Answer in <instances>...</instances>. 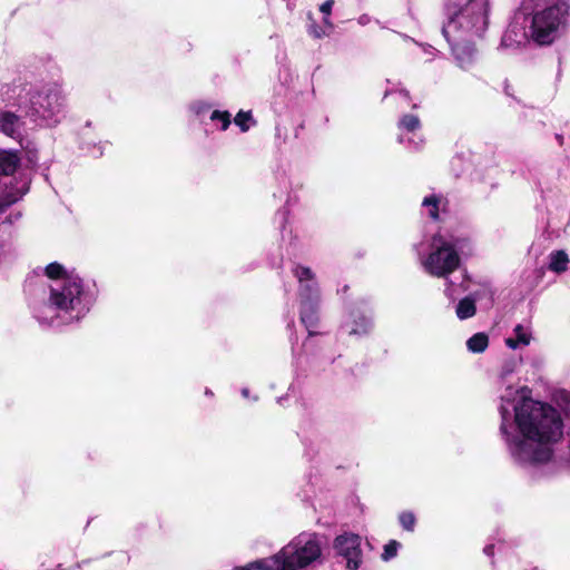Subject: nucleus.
Segmentation results:
<instances>
[{
    "label": "nucleus",
    "mask_w": 570,
    "mask_h": 570,
    "mask_svg": "<svg viewBox=\"0 0 570 570\" xmlns=\"http://www.w3.org/2000/svg\"><path fill=\"white\" fill-rule=\"evenodd\" d=\"M370 326V322L368 321H365V327L362 330V331H358L357 328H352L351 330V334H361V333H365L366 332V328Z\"/></svg>",
    "instance_id": "cd10ccee"
},
{
    "label": "nucleus",
    "mask_w": 570,
    "mask_h": 570,
    "mask_svg": "<svg viewBox=\"0 0 570 570\" xmlns=\"http://www.w3.org/2000/svg\"><path fill=\"white\" fill-rule=\"evenodd\" d=\"M88 309L81 278L66 276L51 286L49 303L39 307L37 317L49 325L67 324L80 320Z\"/></svg>",
    "instance_id": "7ed1b4c3"
},
{
    "label": "nucleus",
    "mask_w": 570,
    "mask_h": 570,
    "mask_svg": "<svg viewBox=\"0 0 570 570\" xmlns=\"http://www.w3.org/2000/svg\"><path fill=\"white\" fill-rule=\"evenodd\" d=\"M30 109L48 124H57L66 106V97L57 83L46 85L30 92Z\"/></svg>",
    "instance_id": "423d86ee"
},
{
    "label": "nucleus",
    "mask_w": 570,
    "mask_h": 570,
    "mask_svg": "<svg viewBox=\"0 0 570 570\" xmlns=\"http://www.w3.org/2000/svg\"><path fill=\"white\" fill-rule=\"evenodd\" d=\"M19 164V159L16 154L0 150V174L10 175L12 174ZM11 179H0V214L3 213L8 207L18 202L24 190L12 189L9 187Z\"/></svg>",
    "instance_id": "6e6552de"
},
{
    "label": "nucleus",
    "mask_w": 570,
    "mask_h": 570,
    "mask_svg": "<svg viewBox=\"0 0 570 570\" xmlns=\"http://www.w3.org/2000/svg\"><path fill=\"white\" fill-rule=\"evenodd\" d=\"M400 129L407 132H414L420 128V119L414 115H405L400 120Z\"/></svg>",
    "instance_id": "a211bd4d"
},
{
    "label": "nucleus",
    "mask_w": 570,
    "mask_h": 570,
    "mask_svg": "<svg viewBox=\"0 0 570 570\" xmlns=\"http://www.w3.org/2000/svg\"><path fill=\"white\" fill-rule=\"evenodd\" d=\"M484 553L488 556H492L493 554V546H487L484 548Z\"/></svg>",
    "instance_id": "c85d7f7f"
},
{
    "label": "nucleus",
    "mask_w": 570,
    "mask_h": 570,
    "mask_svg": "<svg viewBox=\"0 0 570 570\" xmlns=\"http://www.w3.org/2000/svg\"><path fill=\"white\" fill-rule=\"evenodd\" d=\"M193 110L196 115L200 116L209 110V106L206 102L198 101L193 105Z\"/></svg>",
    "instance_id": "b1692460"
},
{
    "label": "nucleus",
    "mask_w": 570,
    "mask_h": 570,
    "mask_svg": "<svg viewBox=\"0 0 570 570\" xmlns=\"http://www.w3.org/2000/svg\"><path fill=\"white\" fill-rule=\"evenodd\" d=\"M528 39H531L530 31H525V29L521 24H519L518 22H513L504 32L502 37V45L504 47L520 46L524 43Z\"/></svg>",
    "instance_id": "9b49d317"
},
{
    "label": "nucleus",
    "mask_w": 570,
    "mask_h": 570,
    "mask_svg": "<svg viewBox=\"0 0 570 570\" xmlns=\"http://www.w3.org/2000/svg\"><path fill=\"white\" fill-rule=\"evenodd\" d=\"M501 400L500 430L513 460L521 465L548 462L553 444L562 436L557 410L534 401L524 386H507Z\"/></svg>",
    "instance_id": "f257e3e1"
},
{
    "label": "nucleus",
    "mask_w": 570,
    "mask_h": 570,
    "mask_svg": "<svg viewBox=\"0 0 570 570\" xmlns=\"http://www.w3.org/2000/svg\"><path fill=\"white\" fill-rule=\"evenodd\" d=\"M17 87L2 86L0 87V104L4 105H21V92ZM22 122L18 116L12 112H0V130L10 137H19L21 134Z\"/></svg>",
    "instance_id": "9d476101"
},
{
    "label": "nucleus",
    "mask_w": 570,
    "mask_h": 570,
    "mask_svg": "<svg viewBox=\"0 0 570 570\" xmlns=\"http://www.w3.org/2000/svg\"><path fill=\"white\" fill-rule=\"evenodd\" d=\"M513 337L505 338V345L512 350H517L522 346H528L532 340V333L529 327L523 325H517L513 330Z\"/></svg>",
    "instance_id": "ddd939ff"
},
{
    "label": "nucleus",
    "mask_w": 570,
    "mask_h": 570,
    "mask_svg": "<svg viewBox=\"0 0 570 570\" xmlns=\"http://www.w3.org/2000/svg\"><path fill=\"white\" fill-rule=\"evenodd\" d=\"M242 394H243L245 397H247V396H248V390H247V389H243Z\"/></svg>",
    "instance_id": "c756f323"
},
{
    "label": "nucleus",
    "mask_w": 570,
    "mask_h": 570,
    "mask_svg": "<svg viewBox=\"0 0 570 570\" xmlns=\"http://www.w3.org/2000/svg\"><path fill=\"white\" fill-rule=\"evenodd\" d=\"M362 538L353 532H343L333 540V550L336 557L342 558L348 570H357L362 564Z\"/></svg>",
    "instance_id": "1a4fd4ad"
},
{
    "label": "nucleus",
    "mask_w": 570,
    "mask_h": 570,
    "mask_svg": "<svg viewBox=\"0 0 570 570\" xmlns=\"http://www.w3.org/2000/svg\"><path fill=\"white\" fill-rule=\"evenodd\" d=\"M46 274L49 278L57 279L59 282L67 275L65 274V268L62 265L58 263H51L46 267Z\"/></svg>",
    "instance_id": "412c9836"
},
{
    "label": "nucleus",
    "mask_w": 570,
    "mask_h": 570,
    "mask_svg": "<svg viewBox=\"0 0 570 570\" xmlns=\"http://www.w3.org/2000/svg\"><path fill=\"white\" fill-rule=\"evenodd\" d=\"M475 311L476 308L474 301L465 297L458 303L455 313L460 320H466L472 317L475 314Z\"/></svg>",
    "instance_id": "dca6fc26"
},
{
    "label": "nucleus",
    "mask_w": 570,
    "mask_h": 570,
    "mask_svg": "<svg viewBox=\"0 0 570 570\" xmlns=\"http://www.w3.org/2000/svg\"><path fill=\"white\" fill-rule=\"evenodd\" d=\"M400 548V543L395 540H391L389 543L384 546L382 559L384 561H389L392 558H394L397 553V550Z\"/></svg>",
    "instance_id": "5701e85b"
},
{
    "label": "nucleus",
    "mask_w": 570,
    "mask_h": 570,
    "mask_svg": "<svg viewBox=\"0 0 570 570\" xmlns=\"http://www.w3.org/2000/svg\"><path fill=\"white\" fill-rule=\"evenodd\" d=\"M399 140H400V142H404V136L400 135Z\"/></svg>",
    "instance_id": "7c9ffc66"
},
{
    "label": "nucleus",
    "mask_w": 570,
    "mask_h": 570,
    "mask_svg": "<svg viewBox=\"0 0 570 570\" xmlns=\"http://www.w3.org/2000/svg\"><path fill=\"white\" fill-rule=\"evenodd\" d=\"M489 10V0H465L446 7L448 20L442 31L462 69H470L476 60L472 43L487 30Z\"/></svg>",
    "instance_id": "f03ea898"
},
{
    "label": "nucleus",
    "mask_w": 570,
    "mask_h": 570,
    "mask_svg": "<svg viewBox=\"0 0 570 570\" xmlns=\"http://www.w3.org/2000/svg\"><path fill=\"white\" fill-rule=\"evenodd\" d=\"M514 365L512 363L505 364L501 371V377L504 379L507 375L513 372Z\"/></svg>",
    "instance_id": "bb28decb"
},
{
    "label": "nucleus",
    "mask_w": 570,
    "mask_h": 570,
    "mask_svg": "<svg viewBox=\"0 0 570 570\" xmlns=\"http://www.w3.org/2000/svg\"><path fill=\"white\" fill-rule=\"evenodd\" d=\"M234 121L240 128L242 131H247L252 124L254 122L250 111L243 110H240L236 115Z\"/></svg>",
    "instance_id": "6ab92c4d"
},
{
    "label": "nucleus",
    "mask_w": 570,
    "mask_h": 570,
    "mask_svg": "<svg viewBox=\"0 0 570 570\" xmlns=\"http://www.w3.org/2000/svg\"><path fill=\"white\" fill-rule=\"evenodd\" d=\"M448 200L442 195L431 194L425 196L422 200V207L428 215L436 220L440 218V214L445 212Z\"/></svg>",
    "instance_id": "f8f14e48"
},
{
    "label": "nucleus",
    "mask_w": 570,
    "mask_h": 570,
    "mask_svg": "<svg viewBox=\"0 0 570 570\" xmlns=\"http://www.w3.org/2000/svg\"><path fill=\"white\" fill-rule=\"evenodd\" d=\"M294 275L299 283L301 321L309 334H314L312 328L316 325V311L320 298L314 274L307 267L296 266Z\"/></svg>",
    "instance_id": "0eeeda50"
},
{
    "label": "nucleus",
    "mask_w": 570,
    "mask_h": 570,
    "mask_svg": "<svg viewBox=\"0 0 570 570\" xmlns=\"http://www.w3.org/2000/svg\"><path fill=\"white\" fill-rule=\"evenodd\" d=\"M9 253V245L4 242H0V263H2Z\"/></svg>",
    "instance_id": "a878e982"
},
{
    "label": "nucleus",
    "mask_w": 570,
    "mask_h": 570,
    "mask_svg": "<svg viewBox=\"0 0 570 570\" xmlns=\"http://www.w3.org/2000/svg\"><path fill=\"white\" fill-rule=\"evenodd\" d=\"M531 10L530 38L538 45H550L568 26L570 4L567 0H523Z\"/></svg>",
    "instance_id": "20e7f679"
},
{
    "label": "nucleus",
    "mask_w": 570,
    "mask_h": 570,
    "mask_svg": "<svg viewBox=\"0 0 570 570\" xmlns=\"http://www.w3.org/2000/svg\"><path fill=\"white\" fill-rule=\"evenodd\" d=\"M332 29L333 24L330 18H324L323 26H317L315 22L311 23L308 27V33L314 38L320 39L328 36Z\"/></svg>",
    "instance_id": "f3484780"
},
{
    "label": "nucleus",
    "mask_w": 570,
    "mask_h": 570,
    "mask_svg": "<svg viewBox=\"0 0 570 570\" xmlns=\"http://www.w3.org/2000/svg\"><path fill=\"white\" fill-rule=\"evenodd\" d=\"M569 257L563 250H556L549 255V269L554 273H562L568 268Z\"/></svg>",
    "instance_id": "4468645a"
},
{
    "label": "nucleus",
    "mask_w": 570,
    "mask_h": 570,
    "mask_svg": "<svg viewBox=\"0 0 570 570\" xmlns=\"http://www.w3.org/2000/svg\"><path fill=\"white\" fill-rule=\"evenodd\" d=\"M400 523L406 531H413L416 522L415 515L412 512H402L399 517Z\"/></svg>",
    "instance_id": "4be33fe9"
},
{
    "label": "nucleus",
    "mask_w": 570,
    "mask_h": 570,
    "mask_svg": "<svg viewBox=\"0 0 570 570\" xmlns=\"http://www.w3.org/2000/svg\"><path fill=\"white\" fill-rule=\"evenodd\" d=\"M488 345L489 337L484 333H476L466 342L468 350L472 353H482L487 350Z\"/></svg>",
    "instance_id": "2eb2a0df"
},
{
    "label": "nucleus",
    "mask_w": 570,
    "mask_h": 570,
    "mask_svg": "<svg viewBox=\"0 0 570 570\" xmlns=\"http://www.w3.org/2000/svg\"><path fill=\"white\" fill-rule=\"evenodd\" d=\"M456 239L441 232L434 234L429 243L428 253L420 252V262L425 272L436 277H446L460 264Z\"/></svg>",
    "instance_id": "39448f33"
},
{
    "label": "nucleus",
    "mask_w": 570,
    "mask_h": 570,
    "mask_svg": "<svg viewBox=\"0 0 570 570\" xmlns=\"http://www.w3.org/2000/svg\"><path fill=\"white\" fill-rule=\"evenodd\" d=\"M333 4H334V0H327L320 7L321 12L324 13V16H325L324 18H328V16L331 14Z\"/></svg>",
    "instance_id": "393cba45"
},
{
    "label": "nucleus",
    "mask_w": 570,
    "mask_h": 570,
    "mask_svg": "<svg viewBox=\"0 0 570 570\" xmlns=\"http://www.w3.org/2000/svg\"><path fill=\"white\" fill-rule=\"evenodd\" d=\"M210 120L220 124V129L226 130L230 124V114L228 111L214 110L210 114Z\"/></svg>",
    "instance_id": "aec40b11"
}]
</instances>
